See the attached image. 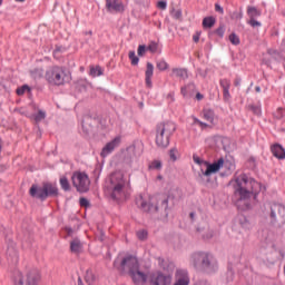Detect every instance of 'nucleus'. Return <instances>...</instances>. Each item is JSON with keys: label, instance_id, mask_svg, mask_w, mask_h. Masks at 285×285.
<instances>
[{"label": "nucleus", "instance_id": "f257e3e1", "mask_svg": "<svg viewBox=\"0 0 285 285\" xmlns=\"http://www.w3.org/2000/svg\"><path fill=\"white\" fill-rule=\"evenodd\" d=\"M234 189V202L236 206H244V208H250V197L254 200L257 199V195H259V190H262V185L256 181L254 178L246 176V174H242L237 176L235 179L228 183Z\"/></svg>", "mask_w": 285, "mask_h": 285}, {"label": "nucleus", "instance_id": "f03ea898", "mask_svg": "<svg viewBox=\"0 0 285 285\" xmlns=\"http://www.w3.org/2000/svg\"><path fill=\"white\" fill-rule=\"evenodd\" d=\"M136 205L142 213H148V215L153 216L154 219H168V213H170L168 196L156 195L146 197L139 195L136 198Z\"/></svg>", "mask_w": 285, "mask_h": 285}, {"label": "nucleus", "instance_id": "7ed1b4c3", "mask_svg": "<svg viewBox=\"0 0 285 285\" xmlns=\"http://www.w3.org/2000/svg\"><path fill=\"white\" fill-rule=\"evenodd\" d=\"M190 264L196 271L204 273L205 275H214L219 268L217 261H215L213 255L206 252L194 253L190 258Z\"/></svg>", "mask_w": 285, "mask_h": 285}, {"label": "nucleus", "instance_id": "20e7f679", "mask_svg": "<svg viewBox=\"0 0 285 285\" xmlns=\"http://www.w3.org/2000/svg\"><path fill=\"white\" fill-rule=\"evenodd\" d=\"M175 130H177V126L173 121L160 122L156 126V145L158 148H168Z\"/></svg>", "mask_w": 285, "mask_h": 285}, {"label": "nucleus", "instance_id": "39448f33", "mask_svg": "<svg viewBox=\"0 0 285 285\" xmlns=\"http://www.w3.org/2000/svg\"><path fill=\"white\" fill-rule=\"evenodd\" d=\"M29 195L40 202H46L49 197H59V188L52 183H42V186L32 185L29 189Z\"/></svg>", "mask_w": 285, "mask_h": 285}, {"label": "nucleus", "instance_id": "423d86ee", "mask_svg": "<svg viewBox=\"0 0 285 285\" xmlns=\"http://www.w3.org/2000/svg\"><path fill=\"white\" fill-rule=\"evenodd\" d=\"M114 268L119 271V273H132L136 268H139V261L135 255H127L121 258V256H117L114 261Z\"/></svg>", "mask_w": 285, "mask_h": 285}, {"label": "nucleus", "instance_id": "0eeeda50", "mask_svg": "<svg viewBox=\"0 0 285 285\" xmlns=\"http://www.w3.org/2000/svg\"><path fill=\"white\" fill-rule=\"evenodd\" d=\"M126 186V180H124V174L121 171L112 173L109 176V185L108 188L111 190V198L121 199V195H124V188Z\"/></svg>", "mask_w": 285, "mask_h": 285}, {"label": "nucleus", "instance_id": "6e6552de", "mask_svg": "<svg viewBox=\"0 0 285 285\" xmlns=\"http://www.w3.org/2000/svg\"><path fill=\"white\" fill-rule=\"evenodd\" d=\"M225 160L224 158H219L218 160L214 163L205 161L206 170H200L202 174H199L200 184L204 186L210 187V175H215L216 173H219L222 168H224Z\"/></svg>", "mask_w": 285, "mask_h": 285}, {"label": "nucleus", "instance_id": "1a4fd4ad", "mask_svg": "<svg viewBox=\"0 0 285 285\" xmlns=\"http://www.w3.org/2000/svg\"><path fill=\"white\" fill-rule=\"evenodd\" d=\"M68 75L63 67H51L46 71V80L50 86H63L66 81H69Z\"/></svg>", "mask_w": 285, "mask_h": 285}, {"label": "nucleus", "instance_id": "9d476101", "mask_svg": "<svg viewBox=\"0 0 285 285\" xmlns=\"http://www.w3.org/2000/svg\"><path fill=\"white\" fill-rule=\"evenodd\" d=\"M71 181L72 186L77 189V193H88L90 190V178H88L86 173H73Z\"/></svg>", "mask_w": 285, "mask_h": 285}, {"label": "nucleus", "instance_id": "9b49d317", "mask_svg": "<svg viewBox=\"0 0 285 285\" xmlns=\"http://www.w3.org/2000/svg\"><path fill=\"white\" fill-rule=\"evenodd\" d=\"M6 242H7V259L9 264L12 266H17L19 264V252L17 250V245L11 238H8L6 236Z\"/></svg>", "mask_w": 285, "mask_h": 285}, {"label": "nucleus", "instance_id": "f8f14e48", "mask_svg": "<svg viewBox=\"0 0 285 285\" xmlns=\"http://www.w3.org/2000/svg\"><path fill=\"white\" fill-rule=\"evenodd\" d=\"M149 284L150 285H170L173 284V276L158 272L156 274L150 275Z\"/></svg>", "mask_w": 285, "mask_h": 285}, {"label": "nucleus", "instance_id": "ddd939ff", "mask_svg": "<svg viewBox=\"0 0 285 285\" xmlns=\"http://www.w3.org/2000/svg\"><path fill=\"white\" fill-rule=\"evenodd\" d=\"M97 126H99V118L97 116L87 115L82 118V130L85 135H90Z\"/></svg>", "mask_w": 285, "mask_h": 285}, {"label": "nucleus", "instance_id": "4468645a", "mask_svg": "<svg viewBox=\"0 0 285 285\" xmlns=\"http://www.w3.org/2000/svg\"><path fill=\"white\" fill-rule=\"evenodd\" d=\"M135 285H144L148 282V275L139 271V267H136L132 272L129 273Z\"/></svg>", "mask_w": 285, "mask_h": 285}, {"label": "nucleus", "instance_id": "2eb2a0df", "mask_svg": "<svg viewBox=\"0 0 285 285\" xmlns=\"http://www.w3.org/2000/svg\"><path fill=\"white\" fill-rule=\"evenodd\" d=\"M107 12H124L121 0H106Z\"/></svg>", "mask_w": 285, "mask_h": 285}, {"label": "nucleus", "instance_id": "dca6fc26", "mask_svg": "<svg viewBox=\"0 0 285 285\" xmlns=\"http://www.w3.org/2000/svg\"><path fill=\"white\" fill-rule=\"evenodd\" d=\"M271 217L277 219V217H285V207L281 204L274 203L271 205Z\"/></svg>", "mask_w": 285, "mask_h": 285}, {"label": "nucleus", "instance_id": "f3484780", "mask_svg": "<svg viewBox=\"0 0 285 285\" xmlns=\"http://www.w3.org/2000/svg\"><path fill=\"white\" fill-rule=\"evenodd\" d=\"M41 279V275L39 271L31 269L27 273L26 285H39V281Z\"/></svg>", "mask_w": 285, "mask_h": 285}, {"label": "nucleus", "instance_id": "a211bd4d", "mask_svg": "<svg viewBox=\"0 0 285 285\" xmlns=\"http://www.w3.org/2000/svg\"><path fill=\"white\" fill-rule=\"evenodd\" d=\"M117 146H119V138H115L102 148L101 157H108V155H110V153H112Z\"/></svg>", "mask_w": 285, "mask_h": 285}, {"label": "nucleus", "instance_id": "6ab92c4d", "mask_svg": "<svg viewBox=\"0 0 285 285\" xmlns=\"http://www.w3.org/2000/svg\"><path fill=\"white\" fill-rule=\"evenodd\" d=\"M155 72V66L153 62H147V69L145 71V81L148 88H153V75Z\"/></svg>", "mask_w": 285, "mask_h": 285}, {"label": "nucleus", "instance_id": "aec40b11", "mask_svg": "<svg viewBox=\"0 0 285 285\" xmlns=\"http://www.w3.org/2000/svg\"><path fill=\"white\" fill-rule=\"evenodd\" d=\"M272 154L276 157V159H285V149L279 144H274L271 147Z\"/></svg>", "mask_w": 285, "mask_h": 285}, {"label": "nucleus", "instance_id": "412c9836", "mask_svg": "<svg viewBox=\"0 0 285 285\" xmlns=\"http://www.w3.org/2000/svg\"><path fill=\"white\" fill-rule=\"evenodd\" d=\"M70 250L75 255H79L83 250V245L81 244V240L79 238H73L70 242Z\"/></svg>", "mask_w": 285, "mask_h": 285}, {"label": "nucleus", "instance_id": "4be33fe9", "mask_svg": "<svg viewBox=\"0 0 285 285\" xmlns=\"http://www.w3.org/2000/svg\"><path fill=\"white\" fill-rule=\"evenodd\" d=\"M159 266L164 268V271H167L168 273H173V271H175V263L173 262L159 259Z\"/></svg>", "mask_w": 285, "mask_h": 285}, {"label": "nucleus", "instance_id": "5701e85b", "mask_svg": "<svg viewBox=\"0 0 285 285\" xmlns=\"http://www.w3.org/2000/svg\"><path fill=\"white\" fill-rule=\"evenodd\" d=\"M13 285H24L23 274L19 269H16L13 273Z\"/></svg>", "mask_w": 285, "mask_h": 285}, {"label": "nucleus", "instance_id": "b1692460", "mask_svg": "<svg viewBox=\"0 0 285 285\" xmlns=\"http://www.w3.org/2000/svg\"><path fill=\"white\" fill-rule=\"evenodd\" d=\"M173 75H175L179 79H188V70L186 69H181V68L173 69Z\"/></svg>", "mask_w": 285, "mask_h": 285}, {"label": "nucleus", "instance_id": "393cba45", "mask_svg": "<svg viewBox=\"0 0 285 285\" xmlns=\"http://www.w3.org/2000/svg\"><path fill=\"white\" fill-rule=\"evenodd\" d=\"M247 14H248L249 19H257V17H262V11H259L255 7H248Z\"/></svg>", "mask_w": 285, "mask_h": 285}, {"label": "nucleus", "instance_id": "a878e982", "mask_svg": "<svg viewBox=\"0 0 285 285\" xmlns=\"http://www.w3.org/2000/svg\"><path fill=\"white\" fill-rule=\"evenodd\" d=\"M203 115L204 119H206V121H209V124H213V121H215V111H213L212 109H204Z\"/></svg>", "mask_w": 285, "mask_h": 285}, {"label": "nucleus", "instance_id": "bb28decb", "mask_svg": "<svg viewBox=\"0 0 285 285\" xmlns=\"http://www.w3.org/2000/svg\"><path fill=\"white\" fill-rule=\"evenodd\" d=\"M60 187L62 188V190H65V193H70V190L72 188V187H70V181H68L67 177L60 178Z\"/></svg>", "mask_w": 285, "mask_h": 285}, {"label": "nucleus", "instance_id": "cd10ccee", "mask_svg": "<svg viewBox=\"0 0 285 285\" xmlns=\"http://www.w3.org/2000/svg\"><path fill=\"white\" fill-rule=\"evenodd\" d=\"M215 17H206L203 19V28H213L215 26Z\"/></svg>", "mask_w": 285, "mask_h": 285}, {"label": "nucleus", "instance_id": "c85d7f7f", "mask_svg": "<svg viewBox=\"0 0 285 285\" xmlns=\"http://www.w3.org/2000/svg\"><path fill=\"white\" fill-rule=\"evenodd\" d=\"M129 59L131 61V66H139V57H137L135 50L129 51Z\"/></svg>", "mask_w": 285, "mask_h": 285}, {"label": "nucleus", "instance_id": "c756f323", "mask_svg": "<svg viewBox=\"0 0 285 285\" xmlns=\"http://www.w3.org/2000/svg\"><path fill=\"white\" fill-rule=\"evenodd\" d=\"M90 75L91 77H101V75H104V69H101V67H91Z\"/></svg>", "mask_w": 285, "mask_h": 285}, {"label": "nucleus", "instance_id": "7c9ffc66", "mask_svg": "<svg viewBox=\"0 0 285 285\" xmlns=\"http://www.w3.org/2000/svg\"><path fill=\"white\" fill-rule=\"evenodd\" d=\"M146 52H148V47H146V45H139L138 46V57H146Z\"/></svg>", "mask_w": 285, "mask_h": 285}, {"label": "nucleus", "instance_id": "2f4dec72", "mask_svg": "<svg viewBox=\"0 0 285 285\" xmlns=\"http://www.w3.org/2000/svg\"><path fill=\"white\" fill-rule=\"evenodd\" d=\"M156 68H158V70H168V62L166 60H158Z\"/></svg>", "mask_w": 285, "mask_h": 285}, {"label": "nucleus", "instance_id": "473e14b6", "mask_svg": "<svg viewBox=\"0 0 285 285\" xmlns=\"http://www.w3.org/2000/svg\"><path fill=\"white\" fill-rule=\"evenodd\" d=\"M85 279L88 284H90V282H95V274L92 273L91 269H87Z\"/></svg>", "mask_w": 285, "mask_h": 285}, {"label": "nucleus", "instance_id": "72a5a7b5", "mask_svg": "<svg viewBox=\"0 0 285 285\" xmlns=\"http://www.w3.org/2000/svg\"><path fill=\"white\" fill-rule=\"evenodd\" d=\"M30 86L28 85H23L22 87L17 89V95H19L21 97V95H24L26 92H30Z\"/></svg>", "mask_w": 285, "mask_h": 285}, {"label": "nucleus", "instance_id": "f704fd0d", "mask_svg": "<svg viewBox=\"0 0 285 285\" xmlns=\"http://www.w3.org/2000/svg\"><path fill=\"white\" fill-rule=\"evenodd\" d=\"M229 41H230V43H233V46H239V43H240L239 37L235 32H233L229 36Z\"/></svg>", "mask_w": 285, "mask_h": 285}, {"label": "nucleus", "instance_id": "c9c22d12", "mask_svg": "<svg viewBox=\"0 0 285 285\" xmlns=\"http://www.w3.org/2000/svg\"><path fill=\"white\" fill-rule=\"evenodd\" d=\"M46 119V111L39 110L38 114L35 116V121L39 124V121H43Z\"/></svg>", "mask_w": 285, "mask_h": 285}, {"label": "nucleus", "instance_id": "e433bc0d", "mask_svg": "<svg viewBox=\"0 0 285 285\" xmlns=\"http://www.w3.org/2000/svg\"><path fill=\"white\" fill-rule=\"evenodd\" d=\"M219 83H220V87L223 88V90H230V80L220 79Z\"/></svg>", "mask_w": 285, "mask_h": 285}, {"label": "nucleus", "instance_id": "4c0bfd02", "mask_svg": "<svg viewBox=\"0 0 285 285\" xmlns=\"http://www.w3.org/2000/svg\"><path fill=\"white\" fill-rule=\"evenodd\" d=\"M31 77H33V79H41V77H43V70H41V69L32 70Z\"/></svg>", "mask_w": 285, "mask_h": 285}, {"label": "nucleus", "instance_id": "58836bf2", "mask_svg": "<svg viewBox=\"0 0 285 285\" xmlns=\"http://www.w3.org/2000/svg\"><path fill=\"white\" fill-rule=\"evenodd\" d=\"M249 110H252V112H254V115H257V117H259V115H262V107L261 106L250 105Z\"/></svg>", "mask_w": 285, "mask_h": 285}, {"label": "nucleus", "instance_id": "ea45409f", "mask_svg": "<svg viewBox=\"0 0 285 285\" xmlns=\"http://www.w3.org/2000/svg\"><path fill=\"white\" fill-rule=\"evenodd\" d=\"M268 55L274 57V59H276V61H279L282 58V53H279L277 50L269 49Z\"/></svg>", "mask_w": 285, "mask_h": 285}, {"label": "nucleus", "instance_id": "a19ab883", "mask_svg": "<svg viewBox=\"0 0 285 285\" xmlns=\"http://www.w3.org/2000/svg\"><path fill=\"white\" fill-rule=\"evenodd\" d=\"M149 168H153L154 170H161V161L159 160H154L150 165Z\"/></svg>", "mask_w": 285, "mask_h": 285}, {"label": "nucleus", "instance_id": "79ce46f5", "mask_svg": "<svg viewBox=\"0 0 285 285\" xmlns=\"http://www.w3.org/2000/svg\"><path fill=\"white\" fill-rule=\"evenodd\" d=\"M137 237L138 239H140L141 242H144V239L148 238V232L147 230H139L137 232Z\"/></svg>", "mask_w": 285, "mask_h": 285}, {"label": "nucleus", "instance_id": "37998d69", "mask_svg": "<svg viewBox=\"0 0 285 285\" xmlns=\"http://www.w3.org/2000/svg\"><path fill=\"white\" fill-rule=\"evenodd\" d=\"M224 32H226V28L224 27V24H220L219 28L215 30V35L220 37V39L224 37Z\"/></svg>", "mask_w": 285, "mask_h": 285}, {"label": "nucleus", "instance_id": "c03bdc74", "mask_svg": "<svg viewBox=\"0 0 285 285\" xmlns=\"http://www.w3.org/2000/svg\"><path fill=\"white\" fill-rule=\"evenodd\" d=\"M275 255H277L276 252L269 254V256L264 262H266V264H275V262H276Z\"/></svg>", "mask_w": 285, "mask_h": 285}, {"label": "nucleus", "instance_id": "a18cd8bd", "mask_svg": "<svg viewBox=\"0 0 285 285\" xmlns=\"http://www.w3.org/2000/svg\"><path fill=\"white\" fill-rule=\"evenodd\" d=\"M157 48H159V46L157 45V42H150L147 47V50H149V52H157Z\"/></svg>", "mask_w": 285, "mask_h": 285}, {"label": "nucleus", "instance_id": "49530a36", "mask_svg": "<svg viewBox=\"0 0 285 285\" xmlns=\"http://www.w3.org/2000/svg\"><path fill=\"white\" fill-rule=\"evenodd\" d=\"M189 281L186 277H179L174 285H188Z\"/></svg>", "mask_w": 285, "mask_h": 285}, {"label": "nucleus", "instance_id": "de8ad7c7", "mask_svg": "<svg viewBox=\"0 0 285 285\" xmlns=\"http://www.w3.org/2000/svg\"><path fill=\"white\" fill-rule=\"evenodd\" d=\"M79 204H80V206H81L82 208H89V206H90V202L87 200V198H85V197H81V198L79 199Z\"/></svg>", "mask_w": 285, "mask_h": 285}, {"label": "nucleus", "instance_id": "09e8293b", "mask_svg": "<svg viewBox=\"0 0 285 285\" xmlns=\"http://www.w3.org/2000/svg\"><path fill=\"white\" fill-rule=\"evenodd\" d=\"M248 24L252 26V28H262V22L254 19H249Z\"/></svg>", "mask_w": 285, "mask_h": 285}, {"label": "nucleus", "instance_id": "8fccbe9b", "mask_svg": "<svg viewBox=\"0 0 285 285\" xmlns=\"http://www.w3.org/2000/svg\"><path fill=\"white\" fill-rule=\"evenodd\" d=\"M274 117H276V119H282V117H284V108H278L274 114Z\"/></svg>", "mask_w": 285, "mask_h": 285}, {"label": "nucleus", "instance_id": "3c124183", "mask_svg": "<svg viewBox=\"0 0 285 285\" xmlns=\"http://www.w3.org/2000/svg\"><path fill=\"white\" fill-rule=\"evenodd\" d=\"M177 149L176 148H173L169 150V157L170 159H173V161H177Z\"/></svg>", "mask_w": 285, "mask_h": 285}, {"label": "nucleus", "instance_id": "603ef678", "mask_svg": "<svg viewBox=\"0 0 285 285\" xmlns=\"http://www.w3.org/2000/svg\"><path fill=\"white\" fill-rule=\"evenodd\" d=\"M193 159L195 164H198V166H202V164H205L206 161L202 160V158H199V156H197V154L193 155Z\"/></svg>", "mask_w": 285, "mask_h": 285}, {"label": "nucleus", "instance_id": "864d4df0", "mask_svg": "<svg viewBox=\"0 0 285 285\" xmlns=\"http://www.w3.org/2000/svg\"><path fill=\"white\" fill-rule=\"evenodd\" d=\"M194 285H210V282H208L207 279L200 278L195 281Z\"/></svg>", "mask_w": 285, "mask_h": 285}, {"label": "nucleus", "instance_id": "5fc2aeb1", "mask_svg": "<svg viewBox=\"0 0 285 285\" xmlns=\"http://www.w3.org/2000/svg\"><path fill=\"white\" fill-rule=\"evenodd\" d=\"M80 92L86 91V82L79 81L76 87Z\"/></svg>", "mask_w": 285, "mask_h": 285}, {"label": "nucleus", "instance_id": "6e6d98bb", "mask_svg": "<svg viewBox=\"0 0 285 285\" xmlns=\"http://www.w3.org/2000/svg\"><path fill=\"white\" fill-rule=\"evenodd\" d=\"M167 6H168V3L164 0L158 1V3H157V8H159V10H166Z\"/></svg>", "mask_w": 285, "mask_h": 285}, {"label": "nucleus", "instance_id": "4d7b16f0", "mask_svg": "<svg viewBox=\"0 0 285 285\" xmlns=\"http://www.w3.org/2000/svg\"><path fill=\"white\" fill-rule=\"evenodd\" d=\"M180 92H181V95H183V97H190L193 94H190V91L189 90H187L185 87H181V89H180Z\"/></svg>", "mask_w": 285, "mask_h": 285}, {"label": "nucleus", "instance_id": "13d9d810", "mask_svg": "<svg viewBox=\"0 0 285 285\" xmlns=\"http://www.w3.org/2000/svg\"><path fill=\"white\" fill-rule=\"evenodd\" d=\"M185 88L189 91L190 95L195 91V83L190 82Z\"/></svg>", "mask_w": 285, "mask_h": 285}, {"label": "nucleus", "instance_id": "bf43d9fd", "mask_svg": "<svg viewBox=\"0 0 285 285\" xmlns=\"http://www.w3.org/2000/svg\"><path fill=\"white\" fill-rule=\"evenodd\" d=\"M233 277H235V272L232 269L227 271V282H233Z\"/></svg>", "mask_w": 285, "mask_h": 285}, {"label": "nucleus", "instance_id": "052dcab7", "mask_svg": "<svg viewBox=\"0 0 285 285\" xmlns=\"http://www.w3.org/2000/svg\"><path fill=\"white\" fill-rule=\"evenodd\" d=\"M240 225L243 226V228H248V226H250V224L248 223V220L246 219V217H244L243 219H240Z\"/></svg>", "mask_w": 285, "mask_h": 285}, {"label": "nucleus", "instance_id": "680f3d73", "mask_svg": "<svg viewBox=\"0 0 285 285\" xmlns=\"http://www.w3.org/2000/svg\"><path fill=\"white\" fill-rule=\"evenodd\" d=\"M215 11L219 12V14H224V8L222 6H219V3L215 4Z\"/></svg>", "mask_w": 285, "mask_h": 285}, {"label": "nucleus", "instance_id": "e2e57ef3", "mask_svg": "<svg viewBox=\"0 0 285 285\" xmlns=\"http://www.w3.org/2000/svg\"><path fill=\"white\" fill-rule=\"evenodd\" d=\"M223 97H224V99H230L229 89H223Z\"/></svg>", "mask_w": 285, "mask_h": 285}, {"label": "nucleus", "instance_id": "0e129e2a", "mask_svg": "<svg viewBox=\"0 0 285 285\" xmlns=\"http://www.w3.org/2000/svg\"><path fill=\"white\" fill-rule=\"evenodd\" d=\"M174 19H181V10H177L173 12Z\"/></svg>", "mask_w": 285, "mask_h": 285}, {"label": "nucleus", "instance_id": "69168bd1", "mask_svg": "<svg viewBox=\"0 0 285 285\" xmlns=\"http://www.w3.org/2000/svg\"><path fill=\"white\" fill-rule=\"evenodd\" d=\"M65 230L69 237H72L75 233V229H72V227H66Z\"/></svg>", "mask_w": 285, "mask_h": 285}, {"label": "nucleus", "instance_id": "338daca9", "mask_svg": "<svg viewBox=\"0 0 285 285\" xmlns=\"http://www.w3.org/2000/svg\"><path fill=\"white\" fill-rule=\"evenodd\" d=\"M243 17H244V13L242 11L233 13V19H242Z\"/></svg>", "mask_w": 285, "mask_h": 285}, {"label": "nucleus", "instance_id": "774afa93", "mask_svg": "<svg viewBox=\"0 0 285 285\" xmlns=\"http://www.w3.org/2000/svg\"><path fill=\"white\" fill-rule=\"evenodd\" d=\"M202 32H196V35L193 36V41L195 43H198L199 42V37H200Z\"/></svg>", "mask_w": 285, "mask_h": 285}]
</instances>
